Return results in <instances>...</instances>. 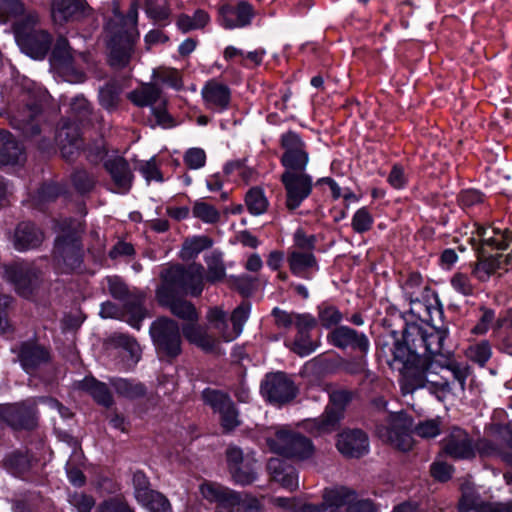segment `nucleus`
<instances>
[{"mask_svg":"<svg viewBox=\"0 0 512 512\" xmlns=\"http://www.w3.org/2000/svg\"><path fill=\"white\" fill-rule=\"evenodd\" d=\"M440 371L450 372L461 390H464L468 367L456 362L452 353L442 347L437 353H422L417 360L409 362L399 370L403 395L412 394L427 385L449 392L451 387L447 379L443 376L438 378Z\"/></svg>","mask_w":512,"mask_h":512,"instance_id":"1","label":"nucleus"},{"mask_svg":"<svg viewBox=\"0 0 512 512\" xmlns=\"http://www.w3.org/2000/svg\"><path fill=\"white\" fill-rule=\"evenodd\" d=\"M447 337L445 330L432 326L408 325L403 332V341H395L390 366L400 370L411 361L417 360L422 353H437Z\"/></svg>","mask_w":512,"mask_h":512,"instance_id":"2","label":"nucleus"},{"mask_svg":"<svg viewBox=\"0 0 512 512\" xmlns=\"http://www.w3.org/2000/svg\"><path fill=\"white\" fill-rule=\"evenodd\" d=\"M38 23V14L27 12L21 21L14 24V35L18 46L34 59L44 58L52 42L51 35L39 28Z\"/></svg>","mask_w":512,"mask_h":512,"instance_id":"3","label":"nucleus"},{"mask_svg":"<svg viewBox=\"0 0 512 512\" xmlns=\"http://www.w3.org/2000/svg\"><path fill=\"white\" fill-rule=\"evenodd\" d=\"M89 61V56L84 52H77L71 48L64 37H59L52 51L51 62L58 76L69 83H82L85 74L82 64Z\"/></svg>","mask_w":512,"mask_h":512,"instance_id":"4","label":"nucleus"},{"mask_svg":"<svg viewBox=\"0 0 512 512\" xmlns=\"http://www.w3.org/2000/svg\"><path fill=\"white\" fill-rule=\"evenodd\" d=\"M163 283L160 287H167V291L175 294L198 296L204 286L203 267L195 263L184 268L173 266L161 273Z\"/></svg>","mask_w":512,"mask_h":512,"instance_id":"5","label":"nucleus"},{"mask_svg":"<svg viewBox=\"0 0 512 512\" xmlns=\"http://www.w3.org/2000/svg\"><path fill=\"white\" fill-rule=\"evenodd\" d=\"M116 18L123 22L125 31L123 33L114 34L109 41V62L115 68L125 67L131 58L133 51L132 33L137 24L138 6L135 2H131L129 11L123 16L117 8L114 9Z\"/></svg>","mask_w":512,"mask_h":512,"instance_id":"6","label":"nucleus"},{"mask_svg":"<svg viewBox=\"0 0 512 512\" xmlns=\"http://www.w3.org/2000/svg\"><path fill=\"white\" fill-rule=\"evenodd\" d=\"M108 290L112 297L123 302L124 312L127 316V323L139 330L141 322L146 318L147 312L143 307L145 295L136 289L129 290L123 281L118 277H108Z\"/></svg>","mask_w":512,"mask_h":512,"instance_id":"7","label":"nucleus"},{"mask_svg":"<svg viewBox=\"0 0 512 512\" xmlns=\"http://www.w3.org/2000/svg\"><path fill=\"white\" fill-rule=\"evenodd\" d=\"M412 420L404 412L390 414L386 424H381L376 428L377 435L383 441L391 444L393 447L408 451L413 446L411 437Z\"/></svg>","mask_w":512,"mask_h":512,"instance_id":"8","label":"nucleus"},{"mask_svg":"<svg viewBox=\"0 0 512 512\" xmlns=\"http://www.w3.org/2000/svg\"><path fill=\"white\" fill-rule=\"evenodd\" d=\"M149 333L158 352L175 357L181 352V335L179 325L169 318L154 321Z\"/></svg>","mask_w":512,"mask_h":512,"instance_id":"9","label":"nucleus"},{"mask_svg":"<svg viewBox=\"0 0 512 512\" xmlns=\"http://www.w3.org/2000/svg\"><path fill=\"white\" fill-rule=\"evenodd\" d=\"M280 146L284 151L280 161L285 171L304 172L310 156L300 135L291 130L283 133L280 137Z\"/></svg>","mask_w":512,"mask_h":512,"instance_id":"10","label":"nucleus"},{"mask_svg":"<svg viewBox=\"0 0 512 512\" xmlns=\"http://www.w3.org/2000/svg\"><path fill=\"white\" fill-rule=\"evenodd\" d=\"M331 405L324 414L307 423L313 433L325 434L337 429L339 421L343 417L344 406L351 400V393L345 390L334 391L330 395Z\"/></svg>","mask_w":512,"mask_h":512,"instance_id":"11","label":"nucleus"},{"mask_svg":"<svg viewBox=\"0 0 512 512\" xmlns=\"http://www.w3.org/2000/svg\"><path fill=\"white\" fill-rule=\"evenodd\" d=\"M286 192V208L297 209L313 189L312 177L304 172L284 171L280 178Z\"/></svg>","mask_w":512,"mask_h":512,"instance_id":"12","label":"nucleus"},{"mask_svg":"<svg viewBox=\"0 0 512 512\" xmlns=\"http://www.w3.org/2000/svg\"><path fill=\"white\" fill-rule=\"evenodd\" d=\"M260 391L267 401L275 405L285 404L297 395L294 382L282 372L267 374L261 383Z\"/></svg>","mask_w":512,"mask_h":512,"instance_id":"13","label":"nucleus"},{"mask_svg":"<svg viewBox=\"0 0 512 512\" xmlns=\"http://www.w3.org/2000/svg\"><path fill=\"white\" fill-rule=\"evenodd\" d=\"M218 15L219 23L225 29H240L252 23L255 10L245 0H228L219 4Z\"/></svg>","mask_w":512,"mask_h":512,"instance_id":"14","label":"nucleus"},{"mask_svg":"<svg viewBox=\"0 0 512 512\" xmlns=\"http://www.w3.org/2000/svg\"><path fill=\"white\" fill-rule=\"evenodd\" d=\"M6 279L14 285L16 293L26 299H34L43 290V280L35 271H23L17 267H6Z\"/></svg>","mask_w":512,"mask_h":512,"instance_id":"15","label":"nucleus"},{"mask_svg":"<svg viewBox=\"0 0 512 512\" xmlns=\"http://www.w3.org/2000/svg\"><path fill=\"white\" fill-rule=\"evenodd\" d=\"M460 512H512V502H484L470 484L463 485Z\"/></svg>","mask_w":512,"mask_h":512,"instance_id":"16","label":"nucleus"},{"mask_svg":"<svg viewBox=\"0 0 512 512\" xmlns=\"http://www.w3.org/2000/svg\"><path fill=\"white\" fill-rule=\"evenodd\" d=\"M55 141L60 148L62 157L67 161L74 160L83 145L78 124L71 121L63 122L56 132Z\"/></svg>","mask_w":512,"mask_h":512,"instance_id":"17","label":"nucleus"},{"mask_svg":"<svg viewBox=\"0 0 512 512\" xmlns=\"http://www.w3.org/2000/svg\"><path fill=\"white\" fill-rule=\"evenodd\" d=\"M356 492L344 486L327 488L323 492V501L314 504L315 512H347Z\"/></svg>","mask_w":512,"mask_h":512,"instance_id":"18","label":"nucleus"},{"mask_svg":"<svg viewBox=\"0 0 512 512\" xmlns=\"http://www.w3.org/2000/svg\"><path fill=\"white\" fill-rule=\"evenodd\" d=\"M40 115V106L33 103L14 112L10 117V123L14 128L21 130L25 136L33 138L38 136L42 130L45 131L47 127V125L44 128L40 126Z\"/></svg>","mask_w":512,"mask_h":512,"instance_id":"19","label":"nucleus"},{"mask_svg":"<svg viewBox=\"0 0 512 512\" xmlns=\"http://www.w3.org/2000/svg\"><path fill=\"white\" fill-rule=\"evenodd\" d=\"M175 295L167 291V287H159L156 291L159 304L169 308L174 316L186 323L198 322L199 315L194 305L186 300L177 299Z\"/></svg>","mask_w":512,"mask_h":512,"instance_id":"20","label":"nucleus"},{"mask_svg":"<svg viewBox=\"0 0 512 512\" xmlns=\"http://www.w3.org/2000/svg\"><path fill=\"white\" fill-rule=\"evenodd\" d=\"M89 6L86 0H52L51 16L55 24L63 25L69 21L86 16Z\"/></svg>","mask_w":512,"mask_h":512,"instance_id":"21","label":"nucleus"},{"mask_svg":"<svg viewBox=\"0 0 512 512\" xmlns=\"http://www.w3.org/2000/svg\"><path fill=\"white\" fill-rule=\"evenodd\" d=\"M201 95L205 107L215 112L228 109L231 102L230 88L214 79L206 82L201 90Z\"/></svg>","mask_w":512,"mask_h":512,"instance_id":"22","label":"nucleus"},{"mask_svg":"<svg viewBox=\"0 0 512 512\" xmlns=\"http://www.w3.org/2000/svg\"><path fill=\"white\" fill-rule=\"evenodd\" d=\"M337 448L348 457H360L369 450L367 435L361 430L344 431L338 435Z\"/></svg>","mask_w":512,"mask_h":512,"instance_id":"23","label":"nucleus"},{"mask_svg":"<svg viewBox=\"0 0 512 512\" xmlns=\"http://www.w3.org/2000/svg\"><path fill=\"white\" fill-rule=\"evenodd\" d=\"M200 493L209 502L217 504L216 512H229L231 505L237 503V493L214 482H203Z\"/></svg>","mask_w":512,"mask_h":512,"instance_id":"24","label":"nucleus"},{"mask_svg":"<svg viewBox=\"0 0 512 512\" xmlns=\"http://www.w3.org/2000/svg\"><path fill=\"white\" fill-rule=\"evenodd\" d=\"M0 420L13 428H30L34 425V411L25 403L0 405Z\"/></svg>","mask_w":512,"mask_h":512,"instance_id":"25","label":"nucleus"},{"mask_svg":"<svg viewBox=\"0 0 512 512\" xmlns=\"http://www.w3.org/2000/svg\"><path fill=\"white\" fill-rule=\"evenodd\" d=\"M445 452L456 459H469L474 456V447L468 434L461 428L454 427L444 440Z\"/></svg>","mask_w":512,"mask_h":512,"instance_id":"26","label":"nucleus"},{"mask_svg":"<svg viewBox=\"0 0 512 512\" xmlns=\"http://www.w3.org/2000/svg\"><path fill=\"white\" fill-rule=\"evenodd\" d=\"M329 339L334 346L342 349L352 348L367 353L370 347L369 340L365 334L358 333L347 326L335 328L330 333Z\"/></svg>","mask_w":512,"mask_h":512,"instance_id":"27","label":"nucleus"},{"mask_svg":"<svg viewBox=\"0 0 512 512\" xmlns=\"http://www.w3.org/2000/svg\"><path fill=\"white\" fill-rule=\"evenodd\" d=\"M478 235L480 237V247L477 251L482 256H493V250L504 251L511 245L510 233L507 230L501 231L500 229L492 228L488 230L483 227L478 228Z\"/></svg>","mask_w":512,"mask_h":512,"instance_id":"28","label":"nucleus"},{"mask_svg":"<svg viewBox=\"0 0 512 512\" xmlns=\"http://www.w3.org/2000/svg\"><path fill=\"white\" fill-rule=\"evenodd\" d=\"M104 166L115 185L114 191L120 194L127 193L133 180L128 162L122 157H114L106 160Z\"/></svg>","mask_w":512,"mask_h":512,"instance_id":"29","label":"nucleus"},{"mask_svg":"<svg viewBox=\"0 0 512 512\" xmlns=\"http://www.w3.org/2000/svg\"><path fill=\"white\" fill-rule=\"evenodd\" d=\"M25 159L21 143L10 132L0 130V166L22 164Z\"/></svg>","mask_w":512,"mask_h":512,"instance_id":"30","label":"nucleus"},{"mask_svg":"<svg viewBox=\"0 0 512 512\" xmlns=\"http://www.w3.org/2000/svg\"><path fill=\"white\" fill-rule=\"evenodd\" d=\"M512 265V258H478L472 273L479 281H487L493 276H501Z\"/></svg>","mask_w":512,"mask_h":512,"instance_id":"31","label":"nucleus"},{"mask_svg":"<svg viewBox=\"0 0 512 512\" xmlns=\"http://www.w3.org/2000/svg\"><path fill=\"white\" fill-rule=\"evenodd\" d=\"M272 479L283 488L294 491L299 487L298 474L294 467L286 464L279 458H271L267 465Z\"/></svg>","mask_w":512,"mask_h":512,"instance_id":"32","label":"nucleus"},{"mask_svg":"<svg viewBox=\"0 0 512 512\" xmlns=\"http://www.w3.org/2000/svg\"><path fill=\"white\" fill-rule=\"evenodd\" d=\"M44 234L34 224L22 222L18 224L14 233V247L19 252L37 248L43 241Z\"/></svg>","mask_w":512,"mask_h":512,"instance_id":"33","label":"nucleus"},{"mask_svg":"<svg viewBox=\"0 0 512 512\" xmlns=\"http://www.w3.org/2000/svg\"><path fill=\"white\" fill-rule=\"evenodd\" d=\"M68 233L59 236L55 240L54 254L56 256H76L80 252L79 233L82 232V226L77 221H70Z\"/></svg>","mask_w":512,"mask_h":512,"instance_id":"34","label":"nucleus"},{"mask_svg":"<svg viewBox=\"0 0 512 512\" xmlns=\"http://www.w3.org/2000/svg\"><path fill=\"white\" fill-rule=\"evenodd\" d=\"M18 359L23 369L30 373L40 364L48 361L49 354L43 347L36 343H23L18 353Z\"/></svg>","mask_w":512,"mask_h":512,"instance_id":"35","label":"nucleus"},{"mask_svg":"<svg viewBox=\"0 0 512 512\" xmlns=\"http://www.w3.org/2000/svg\"><path fill=\"white\" fill-rule=\"evenodd\" d=\"M182 332L189 343L199 347L203 351L210 352L215 347V339L210 336L206 328L200 326L198 322L185 323L182 326Z\"/></svg>","mask_w":512,"mask_h":512,"instance_id":"36","label":"nucleus"},{"mask_svg":"<svg viewBox=\"0 0 512 512\" xmlns=\"http://www.w3.org/2000/svg\"><path fill=\"white\" fill-rule=\"evenodd\" d=\"M295 441H297V432L287 427L276 428L274 435L267 437V445L270 450L279 455L296 453L294 448H292ZM297 453L299 452L297 451Z\"/></svg>","mask_w":512,"mask_h":512,"instance_id":"37","label":"nucleus"},{"mask_svg":"<svg viewBox=\"0 0 512 512\" xmlns=\"http://www.w3.org/2000/svg\"><path fill=\"white\" fill-rule=\"evenodd\" d=\"M113 342L118 353L123 357L126 367L130 368L140 360L141 348L134 338L120 334L113 337Z\"/></svg>","mask_w":512,"mask_h":512,"instance_id":"38","label":"nucleus"},{"mask_svg":"<svg viewBox=\"0 0 512 512\" xmlns=\"http://www.w3.org/2000/svg\"><path fill=\"white\" fill-rule=\"evenodd\" d=\"M77 388L88 392L99 404L106 407L113 402L112 396L104 383L97 381L93 377H86L78 382Z\"/></svg>","mask_w":512,"mask_h":512,"instance_id":"39","label":"nucleus"},{"mask_svg":"<svg viewBox=\"0 0 512 512\" xmlns=\"http://www.w3.org/2000/svg\"><path fill=\"white\" fill-rule=\"evenodd\" d=\"M251 305L247 302L240 304L234 309L231 315V333L225 334V341L230 342L236 339L243 331L244 324L249 318Z\"/></svg>","mask_w":512,"mask_h":512,"instance_id":"40","label":"nucleus"},{"mask_svg":"<svg viewBox=\"0 0 512 512\" xmlns=\"http://www.w3.org/2000/svg\"><path fill=\"white\" fill-rule=\"evenodd\" d=\"M256 462L253 456L246 455L245 463L230 471L235 482L240 485L253 483L257 478Z\"/></svg>","mask_w":512,"mask_h":512,"instance_id":"41","label":"nucleus"},{"mask_svg":"<svg viewBox=\"0 0 512 512\" xmlns=\"http://www.w3.org/2000/svg\"><path fill=\"white\" fill-rule=\"evenodd\" d=\"M128 98L139 107L152 106L160 98V90L155 84H146L132 91Z\"/></svg>","mask_w":512,"mask_h":512,"instance_id":"42","label":"nucleus"},{"mask_svg":"<svg viewBox=\"0 0 512 512\" xmlns=\"http://www.w3.org/2000/svg\"><path fill=\"white\" fill-rule=\"evenodd\" d=\"M245 203L248 211L255 216L265 213L269 205L263 190L258 187H253L246 193Z\"/></svg>","mask_w":512,"mask_h":512,"instance_id":"43","label":"nucleus"},{"mask_svg":"<svg viewBox=\"0 0 512 512\" xmlns=\"http://www.w3.org/2000/svg\"><path fill=\"white\" fill-rule=\"evenodd\" d=\"M209 20L210 18L208 13L199 9L194 12L193 16H189L187 14L179 15L176 24L181 31L188 32L203 28Z\"/></svg>","mask_w":512,"mask_h":512,"instance_id":"44","label":"nucleus"},{"mask_svg":"<svg viewBox=\"0 0 512 512\" xmlns=\"http://www.w3.org/2000/svg\"><path fill=\"white\" fill-rule=\"evenodd\" d=\"M192 215L206 224H216L221 219L219 210L202 200H197L192 206Z\"/></svg>","mask_w":512,"mask_h":512,"instance_id":"45","label":"nucleus"},{"mask_svg":"<svg viewBox=\"0 0 512 512\" xmlns=\"http://www.w3.org/2000/svg\"><path fill=\"white\" fill-rule=\"evenodd\" d=\"M212 245L213 240L206 235L193 236L184 241L182 251L184 256H196L211 248Z\"/></svg>","mask_w":512,"mask_h":512,"instance_id":"46","label":"nucleus"},{"mask_svg":"<svg viewBox=\"0 0 512 512\" xmlns=\"http://www.w3.org/2000/svg\"><path fill=\"white\" fill-rule=\"evenodd\" d=\"M271 503L286 512H315L314 504L304 503L297 498L274 497Z\"/></svg>","mask_w":512,"mask_h":512,"instance_id":"47","label":"nucleus"},{"mask_svg":"<svg viewBox=\"0 0 512 512\" xmlns=\"http://www.w3.org/2000/svg\"><path fill=\"white\" fill-rule=\"evenodd\" d=\"M206 319L210 326L216 329L221 337L225 340V334L231 333V328L228 325L226 313L219 307H214L208 310Z\"/></svg>","mask_w":512,"mask_h":512,"instance_id":"48","label":"nucleus"},{"mask_svg":"<svg viewBox=\"0 0 512 512\" xmlns=\"http://www.w3.org/2000/svg\"><path fill=\"white\" fill-rule=\"evenodd\" d=\"M491 355V346L485 340L470 345L466 350V356L480 366H483L490 359Z\"/></svg>","mask_w":512,"mask_h":512,"instance_id":"49","label":"nucleus"},{"mask_svg":"<svg viewBox=\"0 0 512 512\" xmlns=\"http://www.w3.org/2000/svg\"><path fill=\"white\" fill-rule=\"evenodd\" d=\"M115 391L126 398H136L145 393L144 387L139 383H133L127 379H115L112 381Z\"/></svg>","mask_w":512,"mask_h":512,"instance_id":"50","label":"nucleus"},{"mask_svg":"<svg viewBox=\"0 0 512 512\" xmlns=\"http://www.w3.org/2000/svg\"><path fill=\"white\" fill-rule=\"evenodd\" d=\"M150 512H170L171 505L168 499L161 493L151 491L145 500L139 501Z\"/></svg>","mask_w":512,"mask_h":512,"instance_id":"51","label":"nucleus"},{"mask_svg":"<svg viewBox=\"0 0 512 512\" xmlns=\"http://www.w3.org/2000/svg\"><path fill=\"white\" fill-rule=\"evenodd\" d=\"M146 14L155 21H165L170 16L167 0H146Z\"/></svg>","mask_w":512,"mask_h":512,"instance_id":"52","label":"nucleus"},{"mask_svg":"<svg viewBox=\"0 0 512 512\" xmlns=\"http://www.w3.org/2000/svg\"><path fill=\"white\" fill-rule=\"evenodd\" d=\"M153 75L157 82L166 84L176 90H180L183 87L182 77L176 69L161 68L155 71Z\"/></svg>","mask_w":512,"mask_h":512,"instance_id":"53","label":"nucleus"},{"mask_svg":"<svg viewBox=\"0 0 512 512\" xmlns=\"http://www.w3.org/2000/svg\"><path fill=\"white\" fill-rule=\"evenodd\" d=\"M292 272L303 278H308L317 269L315 258H288Z\"/></svg>","mask_w":512,"mask_h":512,"instance_id":"54","label":"nucleus"},{"mask_svg":"<svg viewBox=\"0 0 512 512\" xmlns=\"http://www.w3.org/2000/svg\"><path fill=\"white\" fill-rule=\"evenodd\" d=\"M25 11L21 0H0V23L22 15Z\"/></svg>","mask_w":512,"mask_h":512,"instance_id":"55","label":"nucleus"},{"mask_svg":"<svg viewBox=\"0 0 512 512\" xmlns=\"http://www.w3.org/2000/svg\"><path fill=\"white\" fill-rule=\"evenodd\" d=\"M71 116L78 122L90 120L91 107L88 100L82 96L75 97L70 104Z\"/></svg>","mask_w":512,"mask_h":512,"instance_id":"56","label":"nucleus"},{"mask_svg":"<svg viewBox=\"0 0 512 512\" xmlns=\"http://www.w3.org/2000/svg\"><path fill=\"white\" fill-rule=\"evenodd\" d=\"M202 396L204 402L217 412H220L232 401L228 395L212 389H205Z\"/></svg>","mask_w":512,"mask_h":512,"instance_id":"57","label":"nucleus"},{"mask_svg":"<svg viewBox=\"0 0 512 512\" xmlns=\"http://www.w3.org/2000/svg\"><path fill=\"white\" fill-rule=\"evenodd\" d=\"M292 448L299 453H285L283 456L292 457L297 459H307L312 456L314 452V446L312 442L305 436L297 432V441L293 443Z\"/></svg>","mask_w":512,"mask_h":512,"instance_id":"58","label":"nucleus"},{"mask_svg":"<svg viewBox=\"0 0 512 512\" xmlns=\"http://www.w3.org/2000/svg\"><path fill=\"white\" fill-rule=\"evenodd\" d=\"M99 102L104 109L114 110L119 103V91L113 85H105L99 91Z\"/></svg>","mask_w":512,"mask_h":512,"instance_id":"59","label":"nucleus"},{"mask_svg":"<svg viewBox=\"0 0 512 512\" xmlns=\"http://www.w3.org/2000/svg\"><path fill=\"white\" fill-rule=\"evenodd\" d=\"M414 431L421 438H435L441 432V421L439 419L422 421L415 427Z\"/></svg>","mask_w":512,"mask_h":512,"instance_id":"60","label":"nucleus"},{"mask_svg":"<svg viewBox=\"0 0 512 512\" xmlns=\"http://www.w3.org/2000/svg\"><path fill=\"white\" fill-rule=\"evenodd\" d=\"M423 288V278L418 273H412L404 284V291L407 297L413 301H419L420 292Z\"/></svg>","mask_w":512,"mask_h":512,"instance_id":"61","label":"nucleus"},{"mask_svg":"<svg viewBox=\"0 0 512 512\" xmlns=\"http://www.w3.org/2000/svg\"><path fill=\"white\" fill-rule=\"evenodd\" d=\"M74 187L80 192H89L95 184V177L85 170H76L72 175Z\"/></svg>","mask_w":512,"mask_h":512,"instance_id":"62","label":"nucleus"},{"mask_svg":"<svg viewBox=\"0 0 512 512\" xmlns=\"http://www.w3.org/2000/svg\"><path fill=\"white\" fill-rule=\"evenodd\" d=\"M261 505L255 497L246 495L241 498L237 493V503L231 505L229 512H260Z\"/></svg>","mask_w":512,"mask_h":512,"instance_id":"63","label":"nucleus"},{"mask_svg":"<svg viewBox=\"0 0 512 512\" xmlns=\"http://www.w3.org/2000/svg\"><path fill=\"white\" fill-rule=\"evenodd\" d=\"M373 224V218L366 208L358 209L352 218V227L358 233L368 231Z\"/></svg>","mask_w":512,"mask_h":512,"instance_id":"64","label":"nucleus"}]
</instances>
